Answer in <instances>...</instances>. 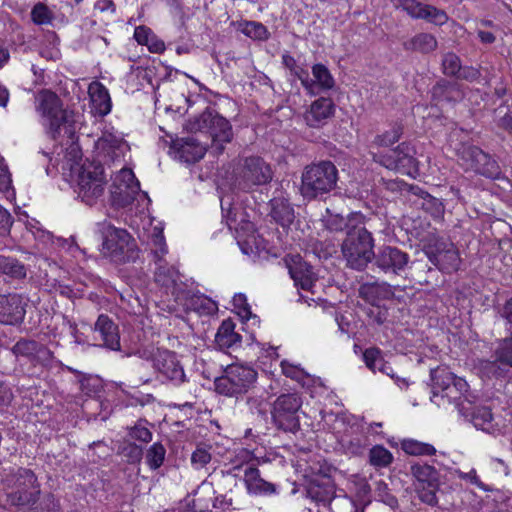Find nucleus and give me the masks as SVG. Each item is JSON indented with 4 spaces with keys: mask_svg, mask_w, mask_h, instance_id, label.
I'll use <instances>...</instances> for the list:
<instances>
[{
    "mask_svg": "<svg viewBox=\"0 0 512 512\" xmlns=\"http://www.w3.org/2000/svg\"><path fill=\"white\" fill-rule=\"evenodd\" d=\"M40 485L29 469L18 468L4 473L1 479L0 502L15 507H31L40 497Z\"/></svg>",
    "mask_w": 512,
    "mask_h": 512,
    "instance_id": "obj_1",
    "label": "nucleus"
},
{
    "mask_svg": "<svg viewBox=\"0 0 512 512\" xmlns=\"http://www.w3.org/2000/svg\"><path fill=\"white\" fill-rule=\"evenodd\" d=\"M36 110L42 117L46 133L57 140L62 136L73 139L75 134V114L63 108L61 99L52 91L43 90L37 96Z\"/></svg>",
    "mask_w": 512,
    "mask_h": 512,
    "instance_id": "obj_2",
    "label": "nucleus"
},
{
    "mask_svg": "<svg viewBox=\"0 0 512 512\" xmlns=\"http://www.w3.org/2000/svg\"><path fill=\"white\" fill-rule=\"evenodd\" d=\"M338 169L331 161H320L306 166L301 176L300 193L313 200L330 193L337 186Z\"/></svg>",
    "mask_w": 512,
    "mask_h": 512,
    "instance_id": "obj_3",
    "label": "nucleus"
},
{
    "mask_svg": "<svg viewBox=\"0 0 512 512\" xmlns=\"http://www.w3.org/2000/svg\"><path fill=\"white\" fill-rule=\"evenodd\" d=\"M102 236V253L114 262L134 261L139 254L136 242L125 230L116 228L108 222L98 223Z\"/></svg>",
    "mask_w": 512,
    "mask_h": 512,
    "instance_id": "obj_4",
    "label": "nucleus"
},
{
    "mask_svg": "<svg viewBox=\"0 0 512 512\" xmlns=\"http://www.w3.org/2000/svg\"><path fill=\"white\" fill-rule=\"evenodd\" d=\"M374 239L364 223L348 230L342 243V254L347 265L355 270L364 269L374 256Z\"/></svg>",
    "mask_w": 512,
    "mask_h": 512,
    "instance_id": "obj_5",
    "label": "nucleus"
},
{
    "mask_svg": "<svg viewBox=\"0 0 512 512\" xmlns=\"http://www.w3.org/2000/svg\"><path fill=\"white\" fill-rule=\"evenodd\" d=\"M76 192L87 205L95 204L105 192L107 179L99 163L85 162L77 170Z\"/></svg>",
    "mask_w": 512,
    "mask_h": 512,
    "instance_id": "obj_6",
    "label": "nucleus"
},
{
    "mask_svg": "<svg viewBox=\"0 0 512 512\" xmlns=\"http://www.w3.org/2000/svg\"><path fill=\"white\" fill-rule=\"evenodd\" d=\"M256 380L255 369L242 364H232L226 368L222 377L216 379L215 388L219 394L233 397L248 392Z\"/></svg>",
    "mask_w": 512,
    "mask_h": 512,
    "instance_id": "obj_7",
    "label": "nucleus"
},
{
    "mask_svg": "<svg viewBox=\"0 0 512 512\" xmlns=\"http://www.w3.org/2000/svg\"><path fill=\"white\" fill-rule=\"evenodd\" d=\"M302 406L301 397L295 393L280 395L273 403L271 415L278 429L296 432L300 427L298 412Z\"/></svg>",
    "mask_w": 512,
    "mask_h": 512,
    "instance_id": "obj_8",
    "label": "nucleus"
},
{
    "mask_svg": "<svg viewBox=\"0 0 512 512\" xmlns=\"http://www.w3.org/2000/svg\"><path fill=\"white\" fill-rule=\"evenodd\" d=\"M414 153L413 147L403 142L388 153L375 154L373 159L389 170L416 178L419 175V168Z\"/></svg>",
    "mask_w": 512,
    "mask_h": 512,
    "instance_id": "obj_9",
    "label": "nucleus"
},
{
    "mask_svg": "<svg viewBox=\"0 0 512 512\" xmlns=\"http://www.w3.org/2000/svg\"><path fill=\"white\" fill-rule=\"evenodd\" d=\"M194 128L210 135L211 148L215 150L216 154L223 152V144L230 142L233 136L229 121L212 111L203 112L195 120Z\"/></svg>",
    "mask_w": 512,
    "mask_h": 512,
    "instance_id": "obj_10",
    "label": "nucleus"
},
{
    "mask_svg": "<svg viewBox=\"0 0 512 512\" xmlns=\"http://www.w3.org/2000/svg\"><path fill=\"white\" fill-rule=\"evenodd\" d=\"M272 179L270 166L260 157L251 156L243 159L235 173L237 185L248 190L257 185H264Z\"/></svg>",
    "mask_w": 512,
    "mask_h": 512,
    "instance_id": "obj_11",
    "label": "nucleus"
},
{
    "mask_svg": "<svg viewBox=\"0 0 512 512\" xmlns=\"http://www.w3.org/2000/svg\"><path fill=\"white\" fill-rule=\"evenodd\" d=\"M410 474L416 481L415 487L419 499L427 505H436L440 477L438 470L432 465L418 462L410 466Z\"/></svg>",
    "mask_w": 512,
    "mask_h": 512,
    "instance_id": "obj_12",
    "label": "nucleus"
},
{
    "mask_svg": "<svg viewBox=\"0 0 512 512\" xmlns=\"http://www.w3.org/2000/svg\"><path fill=\"white\" fill-rule=\"evenodd\" d=\"M429 260L441 271L455 272L459 269L461 259L455 245L447 240L437 239L425 250Z\"/></svg>",
    "mask_w": 512,
    "mask_h": 512,
    "instance_id": "obj_13",
    "label": "nucleus"
},
{
    "mask_svg": "<svg viewBox=\"0 0 512 512\" xmlns=\"http://www.w3.org/2000/svg\"><path fill=\"white\" fill-rule=\"evenodd\" d=\"M140 191V183L133 171L123 168L113 178L111 196L114 204L124 207L130 204Z\"/></svg>",
    "mask_w": 512,
    "mask_h": 512,
    "instance_id": "obj_14",
    "label": "nucleus"
},
{
    "mask_svg": "<svg viewBox=\"0 0 512 512\" xmlns=\"http://www.w3.org/2000/svg\"><path fill=\"white\" fill-rule=\"evenodd\" d=\"M461 158L466 162L467 168L488 178L497 179L500 168L497 162L476 146L463 147Z\"/></svg>",
    "mask_w": 512,
    "mask_h": 512,
    "instance_id": "obj_15",
    "label": "nucleus"
},
{
    "mask_svg": "<svg viewBox=\"0 0 512 512\" xmlns=\"http://www.w3.org/2000/svg\"><path fill=\"white\" fill-rule=\"evenodd\" d=\"M153 366L163 377L176 385L186 381L183 366L175 352L157 349L153 355Z\"/></svg>",
    "mask_w": 512,
    "mask_h": 512,
    "instance_id": "obj_16",
    "label": "nucleus"
},
{
    "mask_svg": "<svg viewBox=\"0 0 512 512\" xmlns=\"http://www.w3.org/2000/svg\"><path fill=\"white\" fill-rule=\"evenodd\" d=\"M375 265L386 274L400 275L409 263V255L393 246H383L374 254Z\"/></svg>",
    "mask_w": 512,
    "mask_h": 512,
    "instance_id": "obj_17",
    "label": "nucleus"
},
{
    "mask_svg": "<svg viewBox=\"0 0 512 512\" xmlns=\"http://www.w3.org/2000/svg\"><path fill=\"white\" fill-rule=\"evenodd\" d=\"M285 263L295 285L300 289L310 291L313 294V288L318 279L312 269V266L304 261L299 254L288 255L285 258Z\"/></svg>",
    "mask_w": 512,
    "mask_h": 512,
    "instance_id": "obj_18",
    "label": "nucleus"
},
{
    "mask_svg": "<svg viewBox=\"0 0 512 512\" xmlns=\"http://www.w3.org/2000/svg\"><path fill=\"white\" fill-rule=\"evenodd\" d=\"M399 5L414 19H422L438 26L446 24L449 20L444 10L417 0H399Z\"/></svg>",
    "mask_w": 512,
    "mask_h": 512,
    "instance_id": "obj_19",
    "label": "nucleus"
},
{
    "mask_svg": "<svg viewBox=\"0 0 512 512\" xmlns=\"http://www.w3.org/2000/svg\"><path fill=\"white\" fill-rule=\"evenodd\" d=\"M207 151L206 145L194 137L173 141L170 152L175 159L185 163H195L202 159Z\"/></svg>",
    "mask_w": 512,
    "mask_h": 512,
    "instance_id": "obj_20",
    "label": "nucleus"
},
{
    "mask_svg": "<svg viewBox=\"0 0 512 512\" xmlns=\"http://www.w3.org/2000/svg\"><path fill=\"white\" fill-rule=\"evenodd\" d=\"M335 113V105L330 98L320 97L313 101L303 114L307 126L320 128L324 126Z\"/></svg>",
    "mask_w": 512,
    "mask_h": 512,
    "instance_id": "obj_21",
    "label": "nucleus"
},
{
    "mask_svg": "<svg viewBox=\"0 0 512 512\" xmlns=\"http://www.w3.org/2000/svg\"><path fill=\"white\" fill-rule=\"evenodd\" d=\"M25 304L18 294L0 295V323L16 325L23 321Z\"/></svg>",
    "mask_w": 512,
    "mask_h": 512,
    "instance_id": "obj_22",
    "label": "nucleus"
},
{
    "mask_svg": "<svg viewBox=\"0 0 512 512\" xmlns=\"http://www.w3.org/2000/svg\"><path fill=\"white\" fill-rule=\"evenodd\" d=\"M467 392V382L459 377L453 384L443 391L439 397L442 399L446 398L449 403H454L459 413L464 417H468L469 415L473 416L474 414L470 411L472 409V401L466 394Z\"/></svg>",
    "mask_w": 512,
    "mask_h": 512,
    "instance_id": "obj_23",
    "label": "nucleus"
},
{
    "mask_svg": "<svg viewBox=\"0 0 512 512\" xmlns=\"http://www.w3.org/2000/svg\"><path fill=\"white\" fill-rule=\"evenodd\" d=\"M94 333L99 335L96 340L102 341V345L108 349L118 351L121 348L120 336L117 325L105 314L98 316L94 325Z\"/></svg>",
    "mask_w": 512,
    "mask_h": 512,
    "instance_id": "obj_24",
    "label": "nucleus"
},
{
    "mask_svg": "<svg viewBox=\"0 0 512 512\" xmlns=\"http://www.w3.org/2000/svg\"><path fill=\"white\" fill-rule=\"evenodd\" d=\"M15 356L25 357L30 361L44 363L52 358V352L44 345L34 341L21 339L12 348Z\"/></svg>",
    "mask_w": 512,
    "mask_h": 512,
    "instance_id": "obj_25",
    "label": "nucleus"
},
{
    "mask_svg": "<svg viewBox=\"0 0 512 512\" xmlns=\"http://www.w3.org/2000/svg\"><path fill=\"white\" fill-rule=\"evenodd\" d=\"M125 141L112 133L105 132L96 141L95 149L99 157L115 160L124 153Z\"/></svg>",
    "mask_w": 512,
    "mask_h": 512,
    "instance_id": "obj_26",
    "label": "nucleus"
},
{
    "mask_svg": "<svg viewBox=\"0 0 512 512\" xmlns=\"http://www.w3.org/2000/svg\"><path fill=\"white\" fill-rule=\"evenodd\" d=\"M88 94L92 113L101 117L110 113L112 107L111 98L108 90L102 83L98 81L90 83Z\"/></svg>",
    "mask_w": 512,
    "mask_h": 512,
    "instance_id": "obj_27",
    "label": "nucleus"
},
{
    "mask_svg": "<svg viewBox=\"0 0 512 512\" xmlns=\"http://www.w3.org/2000/svg\"><path fill=\"white\" fill-rule=\"evenodd\" d=\"M244 483L249 493L255 495H270L276 492V486L264 480L260 471L253 466H248L244 470Z\"/></svg>",
    "mask_w": 512,
    "mask_h": 512,
    "instance_id": "obj_28",
    "label": "nucleus"
},
{
    "mask_svg": "<svg viewBox=\"0 0 512 512\" xmlns=\"http://www.w3.org/2000/svg\"><path fill=\"white\" fill-rule=\"evenodd\" d=\"M359 296L370 304L394 296V287L387 282H366L359 287Z\"/></svg>",
    "mask_w": 512,
    "mask_h": 512,
    "instance_id": "obj_29",
    "label": "nucleus"
},
{
    "mask_svg": "<svg viewBox=\"0 0 512 512\" xmlns=\"http://www.w3.org/2000/svg\"><path fill=\"white\" fill-rule=\"evenodd\" d=\"M313 78L309 77V82L312 84L311 87H304L308 94L316 95L320 91L331 90L335 86V80L329 69L321 64L317 63L312 66Z\"/></svg>",
    "mask_w": 512,
    "mask_h": 512,
    "instance_id": "obj_30",
    "label": "nucleus"
},
{
    "mask_svg": "<svg viewBox=\"0 0 512 512\" xmlns=\"http://www.w3.org/2000/svg\"><path fill=\"white\" fill-rule=\"evenodd\" d=\"M512 367V336L505 339L495 352V360L488 363V371L495 377H502L506 370L501 367Z\"/></svg>",
    "mask_w": 512,
    "mask_h": 512,
    "instance_id": "obj_31",
    "label": "nucleus"
},
{
    "mask_svg": "<svg viewBox=\"0 0 512 512\" xmlns=\"http://www.w3.org/2000/svg\"><path fill=\"white\" fill-rule=\"evenodd\" d=\"M184 300V311H195L200 315H211L218 310L216 302L204 295H183L177 297V301Z\"/></svg>",
    "mask_w": 512,
    "mask_h": 512,
    "instance_id": "obj_32",
    "label": "nucleus"
},
{
    "mask_svg": "<svg viewBox=\"0 0 512 512\" xmlns=\"http://www.w3.org/2000/svg\"><path fill=\"white\" fill-rule=\"evenodd\" d=\"M221 207L224 213L226 224L230 230H235L237 233L240 231L247 233L254 231L253 223L246 218L244 211L240 207L229 206L228 209H225L223 203Z\"/></svg>",
    "mask_w": 512,
    "mask_h": 512,
    "instance_id": "obj_33",
    "label": "nucleus"
},
{
    "mask_svg": "<svg viewBox=\"0 0 512 512\" xmlns=\"http://www.w3.org/2000/svg\"><path fill=\"white\" fill-rule=\"evenodd\" d=\"M329 214L325 220L326 227L330 231H343L352 230L353 226H358L363 224L364 217L360 213H351L347 217H344L341 214H331L329 210H327Z\"/></svg>",
    "mask_w": 512,
    "mask_h": 512,
    "instance_id": "obj_34",
    "label": "nucleus"
},
{
    "mask_svg": "<svg viewBox=\"0 0 512 512\" xmlns=\"http://www.w3.org/2000/svg\"><path fill=\"white\" fill-rule=\"evenodd\" d=\"M463 96L464 94L458 84L446 80L439 81L432 88V97L438 102H456L461 100Z\"/></svg>",
    "mask_w": 512,
    "mask_h": 512,
    "instance_id": "obj_35",
    "label": "nucleus"
},
{
    "mask_svg": "<svg viewBox=\"0 0 512 512\" xmlns=\"http://www.w3.org/2000/svg\"><path fill=\"white\" fill-rule=\"evenodd\" d=\"M433 397L437 398L459 377L455 376L447 367L439 366L430 372Z\"/></svg>",
    "mask_w": 512,
    "mask_h": 512,
    "instance_id": "obj_36",
    "label": "nucleus"
},
{
    "mask_svg": "<svg viewBox=\"0 0 512 512\" xmlns=\"http://www.w3.org/2000/svg\"><path fill=\"white\" fill-rule=\"evenodd\" d=\"M235 324L227 319L222 322L215 336V341L221 349H228L238 345L241 336L234 331Z\"/></svg>",
    "mask_w": 512,
    "mask_h": 512,
    "instance_id": "obj_37",
    "label": "nucleus"
},
{
    "mask_svg": "<svg viewBox=\"0 0 512 512\" xmlns=\"http://www.w3.org/2000/svg\"><path fill=\"white\" fill-rule=\"evenodd\" d=\"M271 216L281 224L287 226L293 222L294 210L289 202L281 197L273 198L271 201Z\"/></svg>",
    "mask_w": 512,
    "mask_h": 512,
    "instance_id": "obj_38",
    "label": "nucleus"
},
{
    "mask_svg": "<svg viewBox=\"0 0 512 512\" xmlns=\"http://www.w3.org/2000/svg\"><path fill=\"white\" fill-rule=\"evenodd\" d=\"M405 46L413 51L430 53L437 48V40L432 34L419 33L407 42Z\"/></svg>",
    "mask_w": 512,
    "mask_h": 512,
    "instance_id": "obj_39",
    "label": "nucleus"
},
{
    "mask_svg": "<svg viewBox=\"0 0 512 512\" xmlns=\"http://www.w3.org/2000/svg\"><path fill=\"white\" fill-rule=\"evenodd\" d=\"M26 267L16 258L0 255V273L15 279L26 277Z\"/></svg>",
    "mask_w": 512,
    "mask_h": 512,
    "instance_id": "obj_40",
    "label": "nucleus"
},
{
    "mask_svg": "<svg viewBox=\"0 0 512 512\" xmlns=\"http://www.w3.org/2000/svg\"><path fill=\"white\" fill-rule=\"evenodd\" d=\"M401 448L406 454L413 456H431L436 453V449L433 445L414 439L403 440Z\"/></svg>",
    "mask_w": 512,
    "mask_h": 512,
    "instance_id": "obj_41",
    "label": "nucleus"
},
{
    "mask_svg": "<svg viewBox=\"0 0 512 512\" xmlns=\"http://www.w3.org/2000/svg\"><path fill=\"white\" fill-rule=\"evenodd\" d=\"M166 456V449L160 442L153 443L146 451L145 460L151 470L159 469Z\"/></svg>",
    "mask_w": 512,
    "mask_h": 512,
    "instance_id": "obj_42",
    "label": "nucleus"
},
{
    "mask_svg": "<svg viewBox=\"0 0 512 512\" xmlns=\"http://www.w3.org/2000/svg\"><path fill=\"white\" fill-rule=\"evenodd\" d=\"M151 250L155 256L156 263L163 261V256L167 253V246L163 235V229L155 226L151 234Z\"/></svg>",
    "mask_w": 512,
    "mask_h": 512,
    "instance_id": "obj_43",
    "label": "nucleus"
},
{
    "mask_svg": "<svg viewBox=\"0 0 512 512\" xmlns=\"http://www.w3.org/2000/svg\"><path fill=\"white\" fill-rule=\"evenodd\" d=\"M369 461L374 467H387L393 461V455L385 447L376 445L370 449Z\"/></svg>",
    "mask_w": 512,
    "mask_h": 512,
    "instance_id": "obj_44",
    "label": "nucleus"
},
{
    "mask_svg": "<svg viewBox=\"0 0 512 512\" xmlns=\"http://www.w3.org/2000/svg\"><path fill=\"white\" fill-rule=\"evenodd\" d=\"M282 62L290 72L296 76L303 87H311L312 84L309 82V72L303 67L297 65L296 60L289 54L282 56Z\"/></svg>",
    "mask_w": 512,
    "mask_h": 512,
    "instance_id": "obj_45",
    "label": "nucleus"
},
{
    "mask_svg": "<svg viewBox=\"0 0 512 512\" xmlns=\"http://www.w3.org/2000/svg\"><path fill=\"white\" fill-rule=\"evenodd\" d=\"M402 133V126L396 123L389 130L377 135L374 142L378 146L388 147L396 143L400 139Z\"/></svg>",
    "mask_w": 512,
    "mask_h": 512,
    "instance_id": "obj_46",
    "label": "nucleus"
},
{
    "mask_svg": "<svg viewBox=\"0 0 512 512\" xmlns=\"http://www.w3.org/2000/svg\"><path fill=\"white\" fill-rule=\"evenodd\" d=\"M157 265L155 281L167 288L174 285L177 277L176 270L173 267H166L162 262H158Z\"/></svg>",
    "mask_w": 512,
    "mask_h": 512,
    "instance_id": "obj_47",
    "label": "nucleus"
},
{
    "mask_svg": "<svg viewBox=\"0 0 512 512\" xmlns=\"http://www.w3.org/2000/svg\"><path fill=\"white\" fill-rule=\"evenodd\" d=\"M442 71L445 75L456 77L462 66L461 59L453 52H447L442 58Z\"/></svg>",
    "mask_w": 512,
    "mask_h": 512,
    "instance_id": "obj_48",
    "label": "nucleus"
},
{
    "mask_svg": "<svg viewBox=\"0 0 512 512\" xmlns=\"http://www.w3.org/2000/svg\"><path fill=\"white\" fill-rule=\"evenodd\" d=\"M128 435L131 439L141 443H148L152 440V432L147 428L146 422L141 420L128 428Z\"/></svg>",
    "mask_w": 512,
    "mask_h": 512,
    "instance_id": "obj_49",
    "label": "nucleus"
},
{
    "mask_svg": "<svg viewBox=\"0 0 512 512\" xmlns=\"http://www.w3.org/2000/svg\"><path fill=\"white\" fill-rule=\"evenodd\" d=\"M242 32L253 39L266 40L268 39L269 32L267 28L259 22H247L242 28Z\"/></svg>",
    "mask_w": 512,
    "mask_h": 512,
    "instance_id": "obj_50",
    "label": "nucleus"
},
{
    "mask_svg": "<svg viewBox=\"0 0 512 512\" xmlns=\"http://www.w3.org/2000/svg\"><path fill=\"white\" fill-rule=\"evenodd\" d=\"M31 18L32 21L37 25H46L51 23L53 15L46 5L37 3L32 8Z\"/></svg>",
    "mask_w": 512,
    "mask_h": 512,
    "instance_id": "obj_51",
    "label": "nucleus"
},
{
    "mask_svg": "<svg viewBox=\"0 0 512 512\" xmlns=\"http://www.w3.org/2000/svg\"><path fill=\"white\" fill-rule=\"evenodd\" d=\"M212 459L209 448L198 446L191 455V463L195 469L205 467Z\"/></svg>",
    "mask_w": 512,
    "mask_h": 512,
    "instance_id": "obj_52",
    "label": "nucleus"
},
{
    "mask_svg": "<svg viewBox=\"0 0 512 512\" xmlns=\"http://www.w3.org/2000/svg\"><path fill=\"white\" fill-rule=\"evenodd\" d=\"M363 359L366 366L372 371H378V367L384 362L381 352L377 348L366 349L363 353Z\"/></svg>",
    "mask_w": 512,
    "mask_h": 512,
    "instance_id": "obj_53",
    "label": "nucleus"
},
{
    "mask_svg": "<svg viewBox=\"0 0 512 512\" xmlns=\"http://www.w3.org/2000/svg\"><path fill=\"white\" fill-rule=\"evenodd\" d=\"M470 411H472L474 415H469L466 418L473 422L476 427L482 426L484 423H489L492 421L491 410L487 407L476 408L472 404V409Z\"/></svg>",
    "mask_w": 512,
    "mask_h": 512,
    "instance_id": "obj_54",
    "label": "nucleus"
},
{
    "mask_svg": "<svg viewBox=\"0 0 512 512\" xmlns=\"http://www.w3.org/2000/svg\"><path fill=\"white\" fill-rule=\"evenodd\" d=\"M80 389L87 396L97 395L101 389V381L96 377H86L80 380Z\"/></svg>",
    "mask_w": 512,
    "mask_h": 512,
    "instance_id": "obj_55",
    "label": "nucleus"
},
{
    "mask_svg": "<svg viewBox=\"0 0 512 512\" xmlns=\"http://www.w3.org/2000/svg\"><path fill=\"white\" fill-rule=\"evenodd\" d=\"M246 404L252 414H257L262 417L266 416L268 404L261 397H249Z\"/></svg>",
    "mask_w": 512,
    "mask_h": 512,
    "instance_id": "obj_56",
    "label": "nucleus"
},
{
    "mask_svg": "<svg viewBox=\"0 0 512 512\" xmlns=\"http://www.w3.org/2000/svg\"><path fill=\"white\" fill-rule=\"evenodd\" d=\"M281 367L284 375L297 381L302 380L307 375L302 368L286 361L281 362Z\"/></svg>",
    "mask_w": 512,
    "mask_h": 512,
    "instance_id": "obj_57",
    "label": "nucleus"
},
{
    "mask_svg": "<svg viewBox=\"0 0 512 512\" xmlns=\"http://www.w3.org/2000/svg\"><path fill=\"white\" fill-rule=\"evenodd\" d=\"M480 77V69L473 66H461L460 71L456 76L457 79L465 80L468 82L478 81Z\"/></svg>",
    "mask_w": 512,
    "mask_h": 512,
    "instance_id": "obj_58",
    "label": "nucleus"
},
{
    "mask_svg": "<svg viewBox=\"0 0 512 512\" xmlns=\"http://www.w3.org/2000/svg\"><path fill=\"white\" fill-rule=\"evenodd\" d=\"M233 305L235 308L239 309V314L244 318H250L251 311L249 304L247 303V298L244 294L239 293L235 294L233 297Z\"/></svg>",
    "mask_w": 512,
    "mask_h": 512,
    "instance_id": "obj_59",
    "label": "nucleus"
},
{
    "mask_svg": "<svg viewBox=\"0 0 512 512\" xmlns=\"http://www.w3.org/2000/svg\"><path fill=\"white\" fill-rule=\"evenodd\" d=\"M308 493L312 499L319 503L326 504L332 499V491L328 489L321 490L320 487H310Z\"/></svg>",
    "mask_w": 512,
    "mask_h": 512,
    "instance_id": "obj_60",
    "label": "nucleus"
},
{
    "mask_svg": "<svg viewBox=\"0 0 512 512\" xmlns=\"http://www.w3.org/2000/svg\"><path fill=\"white\" fill-rule=\"evenodd\" d=\"M454 474L457 475L460 479L470 482L471 484L479 487L480 489L486 491L485 485L481 482L479 477L477 476L476 470L471 469L469 472L465 473L460 470H455Z\"/></svg>",
    "mask_w": 512,
    "mask_h": 512,
    "instance_id": "obj_61",
    "label": "nucleus"
},
{
    "mask_svg": "<svg viewBox=\"0 0 512 512\" xmlns=\"http://www.w3.org/2000/svg\"><path fill=\"white\" fill-rule=\"evenodd\" d=\"M422 207L436 214L440 213L443 208L442 203L428 193L425 194V197L423 198Z\"/></svg>",
    "mask_w": 512,
    "mask_h": 512,
    "instance_id": "obj_62",
    "label": "nucleus"
},
{
    "mask_svg": "<svg viewBox=\"0 0 512 512\" xmlns=\"http://www.w3.org/2000/svg\"><path fill=\"white\" fill-rule=\"evenodd\" d=\"M12 225V218L10 213L0 206V235L9 233Z\"/></svg>",
    "mask_w": 512,
    "mask_h": 512,
    "instance_id": "obj_63",
    "label": "nucleus"
},
{
    "mask_svg": "<svg viewBox=\"0 0 512 512\" xmlns=\"http://www.w3.org/2000/svg\"><path fill=\"white\" fill-rule=\"evenodd\" d=\"M125 450L127 451L126 456L131 463L139 462L142 458L143 451L140 446L135 444H129Z\"/></svg>",
    "mask_w": 512,
    "mask_h": 512,
    "instance_id": "obj_64",
    "label": "nucleus"
}]
</instances>
